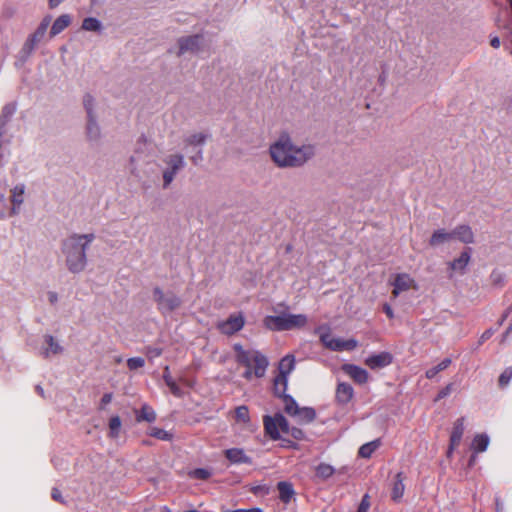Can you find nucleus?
<instances>
[{
    "mask_svg": "<svg viewBox=\"0 0 512 512\" xmlns=\"http://www.w3.org/2000/svg\"><path fill=\"white\" fill-rule=\"evenodd\" d=\"M288 384V377L278 375L274 380V391L278 396H283Z\"/></svg>",
    "mask_w": 512,
    "mask_h": 512,
    "instance_id": "35",
    "label": "nucleus"
},
{
    "mask_svg": "<svg viewBox=\"0 0 512 512\" xmlns=\"http://www.w3.org/2000/svg\"><path fill=\"white\" fill-rule=\"evenodd\" d=\"M264 427L266 433L273 440H278L289 433V425L285 417L281 414L264 417Z\"/></svg>",
    "mask_w": 512,
    "mask_h": 512,
    "instance_id": "8",
    "label": "nucleus"
},
{
    "mask_svg": "<svg viewBox=\"0 0 512 512\" xmlns=\"http://www.w3.org/2000/svg\"><path fill=\"white\" fill-rule=\"evenodd\" d=\"M380 441L374 440L363 444L359 449V456L362 458H369L379 448Z\"/></svg>",
    "mask_w": 512,
    "mask_h": 512,
    "instance_id": "30",
    "label": "nucleus"
},
{
    "mask_svg": "<svg viewBox=\"0 0 512 512\" xmlns=\"http://www.w3.org/2000/svg\"><path fill=\"white\" fill-rule=\"evenodd\" d=\"M112 400V395L111 394H105L102 399H101V403L102 405H107L111 402Z\"/></svg>",
    "mask_w": 512,
    "mask_h": 512,
    "instance_id": "52",
    "label": "nucleus"
},
{
    "mask_svg": "<svg viewBox=\"0 0 512 512\" xmlns=\"http://www.w3.org/2000/svg\"><path fill=\"white\" fill-rule=\"evenodd\" d=\"M235 420L237 423L242 425H247L249 423V410L246 406H239L235 409Z\"/></svg>",
    "mask_w": 512,
    "mask_h": 512,
    "instance_id": "34",
    "label": "nucleus"
},
{
    "mask_svg": "<svg viewBox=\"0 0 512 512\" xmlns=\"http://www.w3.org/2000/svg\"><path fill=\"white\" fill-rule=\"evenodd\" d=\"M64 0H48L49 7L51 9L56 8L59 6Z\"/></svg>",
    "mask_w": 512,
    "mask_h": 512,
    "instance_id": "51",
    "label": "nucleus"
},
{
    "mask_svg": "<svg viewBox=\"0 0 512 512\" xmlns=\"http://www.w3.org/2000/svg\"><path fill=\"white\" fill-rule=\"evenodd\" d=\"M95 240L94 233L72 234L62 243V254L65 259L67 269L71 273H81L87 266L86 251L90 244Z\"/></svg>",
    "mask_w": 512,
    "mask_h": 512,
    "instance_id": "2",
    "label": "nucleus"
},
{
    "mask_svg": "<svg viewBox=\"0 0 512 512\" xmlns=\"http://www.w3.org/2000/svg\"><path fill=\"white\" fill-rule=\"evenodd\" d=\"M153 299L162 312H172L181 304L179 297L175 294L166 293L158 287L153 290Z\"/></svg>",
    "mask_w": 512,
    "mask_h": 512,
    "instance_id": "9",
    "label": "nucleus"
},
{
    "mask_svg": "<svg viewBox=\"0 0 512 512\" xmlns=\"http://www.w3.org/2000/svg\"><path fill=\"white\" fill-rule=\"evenodd\" d=\"M354 396V390L347 383H339L336 389V399L338 403L345 405L349 403Z\"/></svg>",
    "mask_w": 512,
    "mask_h": 512,
    "instance_id": "21",
    "label": "nucleus"
},
{
    "mask_svg": "<svg viewBox=\"0 0 512 512\" xmlns=\"http://www.w3.org/2000/svg\"><path fill=\"white\" fill-rule=\"evenodd\" d=\"M16 104L9 103L5 105L2 109L1 115H0V128L4 127L7 122L10 120V118L14 115L16 112Z\"/></svg>",
    "mask_w": 512,
    "mask_h": 512,
    "instance_id": "31",
    "label": "nucleus"
},
{
    "mask_svg": "<svg viewBox=\"0 0 512 512\" xmlns=\"http://www.w3.org/2000/svg\"><path fill=\"white\" fill-rule=\"evenodd\" d=\"M144 364L145 361L141 357H133L127 360V366L130 370H136L138 368H141L144 366Z\"/></svg>",
    "mask_w": 512,
    "mask_h": 512,
    "instance_id": "42",
    "label": "nucleus"
},
{
    "mask_svg": "<svg viewBox=\"0 0 512 512\" xmlns=\"http://www.w3.org/2000/svg\"><path fill=\"white\" fill-rule=\"evenodd\" d=\"M454 239V234L452 231H447L446 229L440 228L434 230L429 239V245L433 248L439 247L446 243H449Z\"/></svg>",
    "mask_w": 512,
    "mask_h": 512,
    "instance_id": "18",
    "label": "nucleus"
},
{
    "mask_svg": "<svg viewBox=\"0 0 512 512\" xmlns=\"http://www.w3.org/2000/svg\"><path fill=\"white\" fill-rule=\"evenodd\" d=\"M193 475L196 477V478H200V479H206L208 478L209 476V472L207 470H204V469H197L193 472Z\"/></svg>",
    "mask_w": 512,
    "mask_h": 512,
    "instance_id": "47",
    "label": "nucleus"
},
{
    "mask_svg": "<svg viewBox=\"0 0 512 512\" xmlns=\"http://www.w3.org/2000/svg\"><path fill=\"white\" fill-rule=\"evenodd\" d=\"M45 347L42 349V354L45 357H52L62 353L63 348L52 336H45Z\"/></svg>",
    "mask_w": 512,
    "mask_h": 512,
    "instance_id": "22",
    "label": "nucleus"
},
{
    "mask_svg": "<svg viewBox=\"0 0 512 512\" xmlns=\"http://www.w3.org/2000/svg\"><path fill=\"white\" fill-rule=\"evenodd\" d=\"M315 471L316 476L323 480L330 478L335 473L334 467L327 463H320Z\"/></svg>",
    "mask_w": 512,
    "mask_h": 512,
    "instance_id": "32",
    "label": "nucleus"
},
{
    "mask_svg": "<svg viewBox=\"0 0 512 512\" xmlns=\"http://www.w3.org/2000/svg\"><path fill=\"white\" fill-rule=\"evenodd\" d=\"M285 410L287 413L298 418L299 422L308 423L315 418V412L311 408H299L296 402L290 398H285Z\"/></svg>",
    "mask_w": 512,
    "mask_h": 512,
    "instance_id": "12",
    "label": "nucleus"
},
{
    "mask_svg": "<svg viewBox=\"0 0 512 512\" xmlns=\"http://www.w3.org/2000/svg\"><path fill=\"white\" fill-rule=\"evenodd\" d=\"M295 357L293 355H286L279 363V375L288 377L289 374L294 370Z\"/></svg>",
    "mask_w": 512,
    "mask_h": 512,
    "instance_id": "28",
    "label": "nucleus"
},
{
    "mask_svg": "<svg viewBox=\"0 0 512 512\" xmlns=\"http://www.w3.org/2000/svg\"><path fill=\"white\" fill-rule=\"evenodd\" d=\"M71 23V17L68 14L60 15L52 24L50 35L54 37L65 30Z\"/></svg>",
    "mask_w": 512,
    "mask_h": 512,
    "instance_id": "25",
    "label": "nucleus"
},
{
    "mask_svg": "<svg viewBox=\"0 0 512 512\" xmlns=\"http://www.w3.org/2000/svg\"><path fill=\"white\" fill-rule=\"evenodd\" d=\"M512 378V370L510 368L505 369L499 377V384L506 386Z\"/></svg>",
    "mask_w": 512,
    "mask_h": 512,
    "instance_id": "43",
    "label": "nucleus"
},
{
    "mask_svg": "<svg viewBox=\"0 0 512 512\" xmlns=\"http://www.w3.org/2000/svg\"><path fill=\"white\" fill-rule=\"evenodd\" d=\"M471 260V255L468 250L460 253V255L449 263L451 270L463 273Z\"/></svg>",
    "mask_w": 512,
    "mask_h": 512,
    "instance_id": "23",
    "label": "nucleus"
},
{
    "mask_svg": "<svg viewBox=\"0 0 512 512\" xmlns=\"http://www.w3.org/2000/svg\"><path fill=\"white\" fill-rule=\"evenodd\" d=\"M268 154L273 164L280 169L302 168L316 156L315 144H297L288 133L280 134L270 143Z\"/></svg>",
    "mask_w": 512,
    "mask_h": 512,
    "instance_id": "1",
    "label": "nucleus"
},
{
    "mask_svg": "<svg viewBox=\"0 0 512 512\" xmlns=\"http://www.w3.org/2000/svg\"><path fill=\"white\" fill-rule=\"evenodd\" d=\"M245 324V318L242 313H235L229 316L226 320L220 321L217 328L221 333L232 335L240 331Z\"/></svg>",
    "mask_w": 512,
    "mask_h": 512,
    "instance_id": "11",
    "label": "nucleus"
},
{
    "mask_svg": "<svg viewBox=\"0 0 512 512\" xmlns=\"http://www.w3.org/2000/svg\"><path fill=\"white\" fill-rule=\"evenodd\" d=\"M25 190L26 187L24 184H17L10 190V216H16L20 213V209L25 200Z\"/></svg>",
    "mask_w": 512,
    "mask_h": 512,
    "instance_id": "14",
    "label": "nucleus"
},
{
    "mask_svg": "<svg viewBox=\"0 0 512 512\" xmlns=\"http://www.w3.org/2000/svg\"><path fill=\"white\" fill-rule=\"evenodd\" d=\"M315 333L318 334L321 343L332 351H353L358 347V341L356 339H341L336 337L331 333V329L327 325L319 326L316 328Z\"/></svg>",
    "mask_w": 512,
    "mask_h": 512,
    "instance_id": "5",
    "label": "nucleus"
},
{
    "mask_svg": "<svg viewBox=\"0 0 512 512\" xmlns=\"http://www.w3.org/2000/svg\"><path fill=\"white\" fill-rule=\"evenodd\" d=\"M162 169L163 188H168L174 181L176 175L185 166L184 156L180 153L169 154L163 159Z\"/></svg>",
    "mask_w": 512,
    "mask_h": 512,
    "instance_id": "6",
    "label": "nucleus"
},
{
    "mask_svg": "<svg viewBox=\"0 0 512 512\" xmlns=\"http://www.w3.org/2000/svg\"><path fill=\"white\" fill-rule=\"evenodd\" d=\"M237 352V360L246 366L244 373L245 378L252 379L253 377L260 378L264 376L268 360L258 351H245L241 345L236 344L234 346Z\"/></svg>",
    "mask_w": 512,
    "mask_h": 512,
    "instance_id": "4",
    "label": "nucleus"
},
{
    "mask_svg": "<svg viewBox=\"0 0 512 512\" xmlns=\"http://www.w3.org/2000/svg\"><path fill=\"white\" fill-rule=\"evenodd\" d=\"M342 370L357 383L364 384L369 379L368 372L359 366L344 364Z\"/></svg>",
    "mask_w": 512,
    "mask_h": 512,
    "instance_id": "17",
    "label": "nucleus"
},
{
    "mask_svg": "<svg viewBox=\"0 0 512 512\" xmlns=\"http://www.w3.org/2000/svg\"><path fill=\"white\" fill-rule=\"evenodd\" d=\"M283 303L273 308L274 315H267L263 319V325L270 331L301 330L307 327L308 317L306 314H294L287 311Z\"/></svg>",
    "mask_w": 512,
    "mask_h": 512,
    "instance_id": "3",
    "label": "nucleus"
},
{
    "mask_svg": "<svg viewBox=\"0 0 512 512\" xmlns=\"http://www.w3.org/2000/svg\"><path fill=\"white\" fill-rule=\"evenodd\" d=\"M150 435L160 440H170L172 438V435L169 432L159 428L151 429Z\"/></svg>",
    "mask_w": 512,
    "mask_h": 512,
    "instance_id": "41",
    "label": "nucleus"
},
{
    "mask_svg": "<svg viewBox=\"0 0 512 512\" xmlns=\"http://www.w3.org/2000/svg\"><path fill=\"white\" fill-rule=\"evenodd\" d=\"M490 44L494 48H499L500 47V39L498 37H494L491 39Z\"/></svg>",
    "mask_w": 512,
    "mask_h": 512,
    "instance_id": "53",
    "label": "nucleus"
},
{
    "mask_svg": "<svg viewBox=\"0 0 512 512\" xmlns=\"http://www.w3.org/2000/svg\"><path fill=\"white\" fill-rule=\"evenodd\" d=\"M392 355L388 352H381L378 354L371 355L365 359V364L370 369L383 368L392 363Z\"/></svg>",
    "mask_w": 512,
    "mask_h": 512,
    "instance_id": "16",
    "label": "nucleus"
},
{
    "mask_svg": "<svg viewBox=\"0 0 512 512\" xmlns=\"http://www.w3.org/2000/svg\"><path fill=\"white\" fill-rule=\"evenodd\" d=\"M288 435L292 436L293 438H295L297 440H301L304 437L303 431L298 428H291V429L289 428ZM285 436H287V434H285Z\"/></svg>",
    "mask_w": 512,
    "mask_h": 512,
    "instance_id": "46",
    "label": "nucleus"
},
{
    "mask_svg": "<svg viewBox=\"0 0 512 512\" xmlns=\"http://www.w3.org/2000/svg\"><path fill=\"white\" fill-rule=\"evenodd\" d=\"M4 202H5V196H4V194H1L0 195V204H4Z\"/></svg>",
    "mask_w": 512,
    "mask_h": 512,
    "instance_id": "54",
    "label": "nucleus"
},
{
    "mask_svg": "<svg viewBox=\"0 0 512 512\" xmlns=\"http://www.w3.org/2000/svg\"><path fill=\"white\" fill-rule=\"evenodd\" d=\"M465 425L464 419L459 418L455 421L450 436V445L448 449V456L450 457L454 449L460 444L462 436L464 434Z\"/></svg>",
    "mask_w": 512,
    "mask_h": 512,
    "instance_id": "15",
    "label": "nucleus"
},
{
    "mask_svg": "<svg viewBox=\"0 0 512 512\" xmlns=\"http://www.w3.org/2000/svg\"><path fill=\"white\" fill-rule=\"evenodd\" d=\"M49 25H50V17L44 18L42 20L41 24L39 25L36 33L34 34V39L35 40L40 39L45 34Z\"/></svg>",
    "mask_w": 512,
    "mask_h": 512,
    "instance_id": "40",
    "label": "nucleus"
},
{
    "mask_svg": "<svg viewBox=\"0 0 512 512\" xmlns=\"http://www.w3.org/2000/svg\"><path fill=\"white\" fill-rule=\"evenodd\" d=\"M178 53H197L203 47V37L201 35H188L178 39Z\"/></svg>",
    "mask_w": 512,
    "mask_h": 512,
    "instance_id": "13",
    "label": "nucleus"
},
{
    "mask_svg": "<svg viewBox=\"0 0 512 512\" xmlns=\"http://www.w3.org/2000/svg\"><path fill=\"white\" fill-rule=\"evenodd\" d=\"M0 217L3 219L5 218V213L0 211Z\"/></svg>",
    "mask_w": 512,
    "mask_h": 512,
    "instance_id": "55",
    "label": "nucleus"
},
{
    "mask_svg": "<svg viewBox=\"0 0 512 512\" xmlns=\"http://www.w3.org/2000/svg\"><path fill=\"white\" fill-rule=\"evenodd\" d=\"M383 310L386 313L388 318H390V319L394 318V312H393V310H392L390 305L384 304Z\"/></svg>",
    "mask_w": 512,
    "mask_h": 512,
    "instance_id": "48",
    "label": "nucleus"
},
{
    "mask_svg": "<svg viewBox=\"0 0 512 512\" xmlns=\"http://www.w3.org/2000/svg\"><path fill=\"white\" fill-rule=\"evenodd\" d=\"M101 127L96 117L87 118L86 137L89 141L96 142L101 139Z\"/></svg>",
    "mask_w": 512,
    "mask_h": 512,
    "instance_id": "20",
    "label": "nucleus"
},
{
    "mask_svg": "<svg viewBox=\"0 0 512 512\" xmlns=\"http://www.w3.org/2000/svg\"><path fill=\"white\" fill-rule=\"evenodd\" d=\"M405 492L404 476L402 473H397L392 483L391 498L395 502H399Z\"/></svg>",
    "mask_w": 512,
    "mask_h": 512,
    "instance_id": "24",
    "label": "nucleus"
},
{
    "mask_svg": "<svg viewBox=\"0 0 512 512\" xmlns=\"http://www.w3.org/2000/svg\"><path fill=\"white\" fill-rule=\"evenodd\" d=\"M155 419H156V414L153 411V409H151L148 406H143L142 409H141V412H140V414L138 416V420H145V421H148V422H152Z\"/></svg>",
    "mask_w": 512,
    "mask_h": 512,
    "instance_id": "39",
    "label": "nucleus"
},
{
    "mask_svg": "<svg viewBox=\"0 0 512 512\" xmlns=\"http://www.w3.org/2000/svg\"><path fill=\"white\" fill-rule=\"evenodd\" d=\"M82 29L85 31L98 32L102 29L101 22L94 17H87L82 22Z\"/></svg>",
    "mask_w": 512,
    "mask_h": 512,
    "instance_id": "33",
    "label": "nucleus"
},
{
    "mask_svg": "<svg viewBox=\"0 0 512 512\" xmlns=\"http://www.w3.org/2000/svg\"><path fill=\"white\" fill-rule=\"evenodd\" d=\"M278 490H279V497L284 503L290 502L295 494L292 485L288 482H279Z\"/></svg>",
    "mask_w": 512,
    "mask_h": 512,
    "instance_id": "29",
    "label": "nucleus"
},
{
    "mask_svg": "<svg viewBox=\"0 0 512 512\" xmlns=\"http://www.w3.org/2000/svg\"><path fill=\"white\" fill-rule=\"evenodd\" d=\"M52 498L56 501L63 502L61 492L56 488L52 490Z\"/></svg>",
    "mask_w": 512,
    "mask_h": 512,
    "instance_id": "49",
    "label": "nucleus"
},
{
    "mask_svg": "<svg viewBox=\"0 0 512 512\" xmlns=\"http://www.w3.org/2000/svg\"><path fill=\"white\" fill-rule=\"evenodd\" d=\"M171 391V393L173 395H175L176 397H182L183 396V392L182 390L180 389V387L176 384L175 381H172L170 384L167 385Z\"/></svg>",
    "mask_w": 512,
    "mask_h": 512,
    "instance_id": "44",
    "label": "nucleus"
},
{
    "mask_svg": "<svg viewBox=\"0 0 512 512\" xmlns=\"http://www.w3.org/2000/svg\"><path fill=\"white\" fill-rule=\"evenodd\" d=\"M490 439L487 434H477L472 440L471 449L474 453H480L486 451L489 445Z\"/></svg>",
    "mask_w": 512,
    "mask_h": 512,
    "instance_id": "27",
    "label": "nucleus"
},
{
    "mask_svg": "<svg viewBox=\"0 0 512 512\" xmlns=\"http://www.w3.org/2000/svg\"><path fill=\"white\" fill-rule=\"evenodd\" d=\"M452 234H454V239H457L464 244H472L475 241L474 232L469 225H458L454 228Z\"/></svg>",
    "mask_w": 512,
    "mask_h": 512,
    "instance_id": "19",
    "label": "nucleus"
},
{
    "mask_svg": "<svg viewBox=\"0 0 512 512\" xmlns=\"http://www.w3.org/2000/svg\"><path fill=\"white\" fill-rule=\"evenodd\" d=\"M208 135L204 132H193L183 139V149L191 153L190 160L198 164L203 159L202 147L206 143Z\"/></svg>",
    "mask_w": 512,
    "mask_h": 512,
    "instance_id": "7",
    "label": "nucleus"
},
{
    "mask_svg": "<svg viewBox=\"0 0 512 512\" xmlns=\"http://www.w3.org/2000/svg\"><path fill=\"white\" fill-rule=\"evenodd\" d=\"M83 104L87 112V118L96 117L95 99L90 95H86L83 99Z\"/></svg>",
    "mask_w": 512,
    "mask_h": 512,
    "instance_id": "37",
    "label": "nucleus"
},
{
    "mask_svg": "<svg viewBox=\"0 0 512 512\" xmlns=\"http://www.w3.org/2000/svg\"><path fill=\"white\" fill-rule=\"evenodd\" d=\"M418 284L416 280L407 273H399L395 276L393 281V297L399 296L401 293L408 292L410 290H417Z\"/></svg>",
    "mask_w": 512,
    "mask_h": 512,
    "instance_id": "10",
    "label": "nucleus"
},
{
    "mask_svg": "<svg viewBox=\"0 0 512 512\" xmlns=\"http://www.w3.org/2000/svg\"><path fill=\"white\" fill-rule=\"evenodd\" d=\"M370 507V502L368 500V496L365 495L361 500L357 512H367Z\"/></svg>",
    "mask_w": 512,
    "mask_h": 512,
    "instance_id": "45",
    "label": "nucleus"
},
{
    "mask_svg": "<svg viewBox=\"0 0 512 512\" xmlns=\"http://www.w3.org/2000/svg\"><path fill=\"white\" fill-rule=\"evenodd\" d=\"M450 363H451V360L449 358L442 360L438 365H436L426 371V377L429 379L434 378L440 371H443L446 368H448Z\"/></svg>",
    "mask_w": 512,
    "mask_h": 512,
    "instance_id": "36",
    "label": "nucleus"
},
{
    "mask_svg": "<svg viewBox=\"0 0 512 512\" xmlns=\"http://www.w3.org/2000/svg\"><path fill=\"white\" fill-rule=\"evenodd\" d=\"M168 367L165 368V373L163 375V379L166 383V385L170 384L173 380V378L171 377V375L169 374V371H168Z\"/></svg>",
    "mask_w": 512,
    "mask_h": 512,
    "instance_id": "50",
    "label": "nucleus"
},
{
    "mask_svg": "<svg viewBox=\"0 0 512 512\" xmlns=\"http://www.w3.org/2000/svg\"><path fill=\"white\" fill-rule=\"evenodd\" d=\"M121 428V420L118 416H114L109 421L110 436L116 438L119 435Z\"/></svg>",
    "mask_w": 512,
    "mask_h": 512,
    "instance_id": "38",
    "label": "nucleus"
},
{
    "mask_svg": "<svg viewBox=\"0 0 512 512\" xmlns=\"http://www.w3.org/2000/svg\"><path fill=\"white\" fill-rule=\"evenodd\" d=\"M225 456L232 463H249L250 458L240 448H231L225 451Z\"/></svg>",
    "mask_w": 512,
    "mask_h": 512,
    "instance_id": "26",
    "label": "nucleus"
}]
</instances>
